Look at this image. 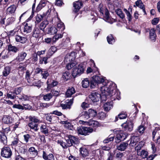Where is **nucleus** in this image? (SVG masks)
Returning a JSON list of instances; mask_svg holds the SVG:
<instances>
[{"mask_svg": "<svg viewBox=\"0 0 160 160\" xmlns=\"http://www.w3.org/2000/svg\"><path fill=\"white\" fill-rule=\"evenodd\" d=\"M94 82H96L98 84L102 83V86H100L101 92L104 95L102 98L105 97L106 94H109L112 92V94L114 98L118 97L120 95V92L117 89L116 84L111 81L105 80L104 78L102 76L95 75L92 78Z\"/></svg>", "mask_w": 160, "mask_h": 160, "instance_id": "1", "label": "nucleus"}, {"mask_svg": "<svg viewBox=\"0 0 160 160\" xmlns=\"http://www.w3.org/2000/svg\"><path fill=\"white\" fill-rule=\"evenodd\" d=\"M66 67L68 70L72 68V75L74 78L83 73L85 70L83 64L82 63L77 66L74 63H69L67 65Z\"/></svg>", "mask_w": 160, "mask_h": 160, "instance_id": "2", "label": "nucleus"}, {"mask_svg": "<svg viewBox=\"0 0 160 160\" xmlns=\"http://www.w3.org/2000/svg\"><path fill=\"white\" fill-rule=\"evenodd\" d=\"M102 95H101L100 94L97 93L94 91L90 95H89V98L92 101V102H97L99 101L100 98H101V99L102 101H106V96H108L109 97H111V99L112 100H114L116 98L119 99L120 98V95L118 96V97L114 98L113 97L112 95V92H111V93L109 94H106L105 95V97H104L102 98L103 95H104V94H103L102 92Z\"/></svg>", "mask_w": 160, "mask_h": 160, "instance_id": "3", "label": "nucleus"}, {"mask_svg": "<svg viewBox=\"0 0 160 160\" xmlns=\"http://www.w3.org/2000/svg\"><path fill=\"white\" fill-rule=\"evenodd\" d=\"M98 8L100 12L103 16L105 20L110 23H112L113 21H111L108 9L105 7H103L101 4H100Z\"/></svg>", "mask_w": 160, "mask_h": 160, "instance_id": "4", "label": "nucleus"}, {"mask_svg": "<svg viewBox=\"0 0 160 160\" xmlns=\"http://www.w3.org/2000/svg\"><path fill=\"white\" fill-rule=\"evenodd\" d=\"M97 114V111L93 109H89L88 111L82 112L81 117L82 118L88 119L91 117L95 116Z\"/></svg>", "mask_w": 160, "mask_h": 160, "instance_id": "5", "label": "nucleus"}, {"mask_svg": "<svg viewBox=\"0 0 160 160\" xmlns=\"http://www.w3.org/2000/svg\"><path fill=\"white\" fill-rule=\"evenodd\" d=\"M77 131L78 134L86 135L92 132L93 131V129L90 127H81L78 128Z\"/></svg>", "mask_w": 160, "mask_h": 160, "instance_id": "6", "label": "nucleus"}, {"mask_svg": "<svg viewBox=\"0 0 160 160\" xmlns=\"http://www.w3.org/2000/svg\"><path fill=\"white\" fill-rule=\"evenodd\" d=\"M68 143L69 147L72 146H74L77 145L79 142V139L71 135H69L68 136V139L67 140Z\"/></svg>", "mask_w": 160, "mask_h": 160, "instance_id": "7", "label": "nucleus"}, {"mask_svg": "<svg viewBox=\"0 0 160 160\" xmlns=\"http://www.w3.org/2000/svg\"><path fill=\"white\" fill-rule=\"evenodd\" d=\"M12 152L8 147H4L2 149L1 155L6 158H9L11 155Z\"/></svg>", "mask_w": 160, "mask_h": 160, "instance_id": "8", "label": "nucleus"}, {"mask_svg": "<svg viewBox=\"0 0 160 160\" xmlns=\"http://www.w3.org/2000/svg\"><path fill=\"white\" fill-rule=\"evenodd\" d=\"M122 126L124 128L125 130L131 131L133 129V123L132 121L128 120L126 122L123 123Z\"/></svg>", "mask_w": 160, "mask_h": 160, "instance_id": "9", "label": "nucleus"}, {"mask_svg": "<svg viewBox=\"0 0 160 160\" xmlns=\"http://www.w3.org/2000/svg\"><path fill=\"white\" fill-rule=\"evenodd\" d=\"M50 10L48 9L45 15L44 14H43L42 15L38 14L36 17V21L35 22V25H36L39 23L45 16H46L47 18V17L49 16L50 14Z\"/></svg>", "mask_w": 160, "mask_h": 160, "instance_id": "10", "label": "nucleus"}, {"mask_svg": "<svg viewBox=\"0 0 160 160\" xmlns=\"http://www.w3.org/2000/svg\"><path fill=\"white\" fill-rule=\"evenodd\" d=\"M120 96V95L119 96ZM110 98L111 99V97H109L108 96H107L106 99L107 98ZM120 97L119 99H118V98H116L115 100H116V99H117L118 100H119L120 99ZM112 101H110V102H107L105 103L103 105V108L104 109V110L106 111H109L112 108L113 106V104L112 101H113V100H112L111 99Z\"/></svg>", "mask_w": 160, "mask_h": 160, "instance_id": "11", "label": "nucleus"}, {"mask_svg": "<svg viewBox=\"0 0 160 160\" xmlns=\"http://www.w3.org/2000/svg\"><path fill=\"white\" fill-rule=\"evenodd\" d=\"M76 56V53L74 52H72L70 53L67 54L65 56L64 61L65 62H70L71 61L74 60Z\"/></svg>", "mask_w": 160, "mask_h": 160, "instance_id": "12", "label": "nucleus"}, {"mask_svg": "<svg viewBox=\"0 0 160 160\" xmlns=\"http://www.w3.org/2000/svg\"><path fill=\"white\" fill-rule=\"evenodd\" d=\"M127 135L122 132H121L118 133L115 138V142L117 143H119L122 141L124 140L127 137Z\"/></svg>", "mask_w": 160, "mask_h": 160, "instance_id": "13", "label": "nucleus"}, {"mask_svg": "<svg viewBox=\"0 0 160 160\" xmlns=\"http://www.w3.org/2000/svg\"><path fill=\"white\" fill-rule=\"evenodd\" d=\"M139 141V138L138 136H132L130 139L127 142H128L130 141L129 145L131 146L134 147L138 143Z\"/></svg>", "mask_w": 160, "mask_h": 160, "instance_id": "14", "label": "nucleus"}, {"mask_svg": "<svg viewBox=\"0 0 160 160\" xmlns=\"http://www.w3.org/2000/svg\"><path fill=\"white\" fill-rule=\"evenodd\" d=\"M80 122L83 124L86 123L89 126H91L95 128L98 127L99 125V123L98 121L92 119L89 120L88 122H85L83 121H80Z\"/></svg>", "mask_w": 160, "mask_h": 160, "instance_id": "15", "label": "nucleus"}, {"mask_svg": "<svg viewBox=\"0 0 160 160\" xmlns=\"http://www.w3.org/2000/svg\"><path fill=\"white\" fill-rule=\"evenodd\" d=\"M28 82L30 84V86H36L38 88H40L41 87V82L39 81L34 79L33 78L28 79Z\"/></svg>", "mask_w": 160, "mask_h": 160, "instance_id": "16", "label": "nucleus"}, {"mask_svg": "<svg viewBox=\"0 0 160 160\" xmlns=\"http://www.w3.org/2000/svg\"><path fill=\"white\" fill-rule=\"evenodd\" d=\"M45 116L47 121L52 123H55L58 118V117L55 116L51 115L49 114H45Z\"/></svg>", "mask_w": 160, "mask_h": 160, "instance_id": "17", "label": "nucleus"}, {"mask_svg": "<svg viewBox=\"0 0 160 160\" xmlns=\"http://www.w3.org/2000/svg\"><path fill=\"white\" fill-rule=\"evenodd\" d=\"M27 56V54L25 52H21L18 53L16 59L17 61L19 62L22 61L25 59Z\"/></svg>", "mask_w": 160, "mask_h": 160, "instance_id": "18", "label": "nucleus"}, {"mask_svg": "<svg viewBox=\"0 0 160 160\" xmlns=\"http://www.w3.org/2000/svg\"><path fill=\"white\" fill-rule=\"evenodd\" d=\"M15 39L16 42L23 44L25 43L27 40L26 38L18 35L15 36Z\"/></svg>", "mask_w": 160, "mask_h": 160, "instance_id": "19", "label": "nucleus"}, {"mask_svg": "<svg viewBox=\"0 0 160 160\" xmlns=\"http://www.w3.org/2000/svg\"><path fill=\"white\" fill-rule=\"evenodd\" d=\"M128 116L127 113L126 112L124 111H122L118 116H116L115 121L116 122L118 120V118L120 119H126Z\"/></svg>", "mask_w": 160, "mask_h": 160, "instance_id": "20", "label": "nucleus"}, {"mask_svg": "<svg viewBox=\"0 0 160 160\" xmlns=\"http://www.w3.org/2000/svg\"><path fill=\"white\" fill-rule=\"evenodd\" d=\"M73 5L74 8L73 11L75 12H77L82 6V3L81 1H78L74 2Z\"/></svg>", "mask_w": 160, "mask_h": 160, "instance_id": "21", "label": "nucleus"}, {"mask_svg": "<svg viewBox=\"0 0 160 160\" xmlns=\"http://www.w3.org/2000/svg\"><path fill=\"white\" fill-rule=\"evenodd\" d=\"M128 145L127 142H122L117 147V149L120 151H124L127 149Z\"/></svg>", "mask_w": 160, "mask_h": 160, "instance_id": "22", "label": "nucleus"}, {"mask_svg": "<svg viewBox=\"0 0 160 160\" xmlns=\"http://www.w3.org/2000/svg\"><path fill=\"white\" fill-rule=\"evenodd\" d=\"M28 151L32 158L35 157L38 154V151L34 147H32L28 149Z\"/></svg>", "mask_w": 160, "mask_h": 160, "instance_id": "23", "label": "nucleus"}, {"mask_svg": "<svg viewBox=\"0 0 160 160\" xmlns=\"http://www.w3.org/2000/svg\"><path fill=\"white\" fill-rule=\"evenodd\" d=\"M42 157L45 160H54V157L52 154H48L44 151H43Z\"/></svg>", "mask_w": 160, "mask_h": 160, "instance_id": "24", "label": "nucleus"}, {"mask_svg": "<svg viewBox=\"0 0 160 160\" xmlns=\"http://www.w3.org/2000/svg\"><path fill=\"white\" fill-rule=\"evenodd\" d=\"M123 11L125 12L128 21H131L132 20V16L131 15L132 13V8L129 7L128 8V10L124 8Z\"/></svg>", "mask_w": 160, "mask_h": 160, "instance_id": "25", "label": "nucleus"}, {"mask_svg": "<svg viewBox=\"0 0 160 160\" xmlns=\"http://www.w3.org/2000/svg\"><path fill=\"white\" fill-rule=\"evenodd\" d=\"M73 99H71L70 100H67L66 104H61V106L63 109H66L67 108H70L71 105L73 103Z\"/></svg>", "mask_w": 160, "mask_h": 160, "instance_id": "26", "label": "nucleus"}, {"mask_svg": "<svg viewBox=\"0 0 160 160\" xmlns=\"http://www.w3.org/2000/svg\"><path fill=\"white\" fill-rule=\"evenodd\" d=\"M26 64L22 63H19V66L18 67V72L19 74L23 73V72L26 70Z\"/></svg>", "mask_w": 160, "mask_h": 160, "instance_id": "27", "label": "nucleus"}, {"mask_svg": "<svg viewBox=\"0 0 160 160\" xmlns=\"http://www.w3.org/2000/svg\"><path fill=\"white\" fill-rule=\"evenodd\" d=\"M28 126L31 129L37 132L38 130V124L33 122H29L28 123Z\"/></svg>", "mask_w": 160, "mask_h": 160, "instance_id": "28", "label": "nucleus"}, {"mask_svg": "<svg viewBox=\"0 0 160 160\" xmlns=\"http://www.w3.org/2000/svg\"><path fill=\"white\" fill-rule=\"evenodd\" d=\"M156 35L154 28H151L150 30L149 38L151 40L155 42L156 39Z\"/></svg>", "mask_w": 160, "mask_h": 160, "instance_id": "29", "label": "nucleus"}, {"mask_svg": "<svg viewBox=\"0 0 160 160\" xmlns=\"http://www.w3.org/2000/svg\"><path fill=\"white\" fill-rule=\"evenodd\" d=\"M32 30V26L28 23H26L24 26L23 32L25 33H28L30 32Z\"/></svg>", "mask_w": 160, "mask_h": 160, "instance_id": "30", "label": "nucleus"}, {"mask_svg": "<svg viewBox=\"0 0 160 160\" xmlns=\"http://www.w3.org/2000/svg\"><path fill=\"white\" fill-rule=\"evenodd\" d=\"M17 7L16 5L14 4L11 5L7 9V13L8 14L14 13Z\"/></svg>", "mask_w": 160, "mask_h": 160, "instance_id": "31", "label": "nucleus"}, {"mask_svg": "<svg viewBox=\"0 0 160 160\" xmlns=\"http://www.w3.org/2000/svg\"><path fill=\"white\" fill-rule=\"evenodd\" d=\"M66 142H63L61 140H59L56 141V142L58 144H59L61 146H62L63 149H66L69 146L68 145V143L67 140H66Z\"/></svg>", "mask_w": 160, "mask_h": 160, "instance_id": "32", "label": "nucleus"}, {"mask_svg": "<svg viewBox=\"0 0 160 160\" xmlns=\"http://www.w3.org/2000/svg\"><path fill=\"white\" fill-rule=\"evenodd\" d=\"M75 92V88L73 87H72L68 88L66 92V96L67 97H71L72 95Z\"/></svg>", "mask_w": 160, "mask_h": 160, "instance_id": "33", "label": "nucleus"}, {"mask_svg": "<svg viewBox=\"0 0 160 160\" xmlns=\"http://www.w3.org/2000/svg\"><path fill=\"white\" fill-rule=\"evenodd\" d=\"M46 3L47 2L45 1L44 0H42L36 8V12H38L40 11L42 8L46 6Z\"/></svg>", "mask_w": 160, "mask_h": 160, "instance_id": "34", "label": "nucleus"}, {"mask_svg": "<svg viewBox=\"0 0 160 160\" xmlns=\"http://www.w3.org/2000/svg\"><path fill=\"white\" fill-rule=\"evenodd\" d=\"M11 69V67L10 66H8L5 67L2 72L3 76L6 77L8 76L10 73Z\"/></svg>", "mask_w": 160, "mask_h": 160, "instance_id": "35", "label": "nucleus"}, {"mask_svg": "<svg viewBox=\"0 0 160 160\" xmlns=\"http://www.w3.org/2000/svg\"><path fill=\"white\" fill-rule=\"evenodd\" d=\"M2 121L5 123L9 124L12 122V120L10 116H5L3 117L2 119Z\"/></svg>", "mask_w": 160, "mask_h": 160, "instance_id": "36", "label": "nucleus"}, {"mask_svg": "<svg viewBox=\"0 0 160 160\" xmlns=\"http://www.w3.org/2000/svg\"><path fill=\"white\" fill-rule=\"evenodd\" d=\"M135 4L136 6L142 9V11L144 13L146 14V12L145 11L144 5L141 0H138L137 1L135 2Z\"/></svg>", "mask_w": 160, "mask_h": 160, "instance_id": "37", "label": "nucleus"}, {"mask_svg": "<svg viewBox=\"0 0 160 160\" xmlns=\"http://www.w3.org/2000/svg\"><path fill=\"white\" fill-rule=\"evenodd\" d=\"M8 51L13 52L16 53L19 50V48L15 46H12V45H9L8 47Z\"/></svg>", "mask_w": 160, "mask_h": 160, "instance_id": "38", "label": "nucleus"}, {"mask_svg": "<svg viewBox=\"0 0 160 160\" xmlns=\"http://www.w3.org/2000/svg\"><path fill=\"white\" fill-rule=\"evenodd\" d=\"M48 24V22L47 20H46L43 21L40 25L39 27L40 29L44 32V29Z\"/></svg>", "mask_w": 160, "mask_h": 160, "instance_id": "39", "label": "nucleus"}, {"mask_svg": "<svg viewBox=\"0 0 160 160\" xmlns=\"http://www.w3.org/2000/svg\"><path fill=\"white\" fill-rule=\"evenodd\" d=\"M137 154L138 156H140L143 158H145L147 157L148 155V152L145 150H142L138 152Z\"/></svg>", "mask_w": 160, "mask_h": 160, "instance_id": "40", "label": "nucleus"}, {"mask_svg": "<svg viewBox=\"0 0 160 160\" xmlns=\"http://www.w3.org/2000/svg\"><path fill=\"white\" fill-rule=\"evenodd\" d=\"M15 20V18L14 17H10L7 18L5 21V24H3V25H5L6 26L8 25L12 24Z\"/></svg>", "mask_w": 160, "mask_h": 160, "instance_id": "41", "label": "nucleus"}, {"mask_svg": "<svg viewBox=\"0 0 160 160\" xmlns=\"http://www.w3.org/2000/svg\"><path fill=\"white\" fill-rule=\"evenodd\" d=\"M71 78V74L68 71H66L63 73L62 78L65 81H67L70 79Z\"/></svg>", "mask_w": 160, "mask_h": 160, "instance_id": "42", "label": "nucleus"}, {"mask_svg": "<svg viewBox=\"0 0 160 160\" xmlns=\"http://www.w3.org/2000/svg\"><path fill=\"white\" fill-rule=\"evenodd\" d=\"M80 152L83 157H86L88 155V150L84 148H80Z\"/></svg>", "mask_w": 160, "mask_h": 160, "instance_id": "43", "label": "nucleus"}, {"mask_svg": "<svg viewBox=\"0 0 160 160\" xmlns=\"http://www.w3.org/2000/svg\"><path fill=\"white\" fill-rule=\"evenodd\" d=\"M58 29L55 27H51L48 28V33L51 34H54L57 33Z\"/></svg>", "mask_w": 160, "mask_h": 160, "instance_id": "44", "label": "nucleus"}, {"mask_svg": "<svg viewBox=\"0 0 160 160\" xmlns=\"http://www.w3.org/2000/svg\"><path fill=\"white\" fill-rule=\"evenodd\" d=\"M43 99L46 101H49L52 98V96L51 93H48L45 94L43 95Z\"/></svg>", "mask_w": 160, "mask_h": 160, "instance_id": "45", "label": "nucleus"}, {"mask_svg": "<svg viewBox=\"0 0 160 160\" xmlns=\"http://www.w3.org/2000/svg\"><path fill=\"white\" fill-rule=\"evenodd\" d=\"M40 35V31L38 28H35L33 31L32 36L33 37L37 38Z\"/></svg>", "mask_w": 160, "mask_h": 160, "instance_id": "46", "label": "nucleus"}, {"mask_svg": "<svg viewBox=\"0 0 160 160\" xmlns=\"http://www.w3.org/2000/svg\"><path fill=\"white\" fill-rule=\"evenodd\" d=\"M0 138L2 142L4 144H7V138L4 133H2L0 134Z\"/></svg>", "mask_w": 160, "mask_h": 160, "instance_id": "47", "label": "nucleus"}, {"mask_svg": "<svg viewBox=\"0 0 160 160\" xmlns=\"http://www.w3.org/2000/svg\"><path fill=\"white\" fill-rule=\"evenodd\" d=\"M82 86L84 88H87L90 84V82L88 78L84 79L82 82Z\"/></svg>", "mask_w": 160, "mask_h": 160, "instance_id": "48", "label": "nucleus"}, {"mask_svg": "<svg viewBox=\"0 0 160 160\" xmlns=\"http://www.w3.org/2000/svg\"><path fill=\"white\" fill-rule=\"evenodd\" d=\"M117 15L121 18L123 19L125 18V15L120 9L118 8L116 10Z\"/></svg>", "mask_w": 160, "mask_h": 160, "instance_id": "49", "label": "nucleus"}, {"mask_svg": "<svg viewBox=\"0 0 160 160\" xmlns=\"http://www.w3.org/2000/svg\"><path fill=\"white\" fill-rule=\"evenodd\" d=\"M18 98L22 101H28L30 99V97L28 96L22 94L17 96Z\"/></svg>", "mask_w": 160, "mask_h": 160, "instance_id": "50", "label": "nucleus"}, {"mask_svg": "<svg viewBox=\"0 0 160 160\" xmlns=\"http://www.w3.org/2000/svg\"><path fill=\"white\" fill-rule=\"evenodd\" d=\"M40 130L41 132L44 134H48V129L46 124L42 125L40 128Z\"/></svg>", "mask_w": 160, "mask_h": 160, "instance_id": "51", "label": "nucleus"}, {"mask_svg": "<svg viewBox=\"0 0 160 160\" xmlns=\"http://www.w3.org/2000/svg\"><path fill=\"white\" fill-rule=\"evenodd\" d=\"M58 28L59 29L58 31L62 32L65 28L64 23L61 22H60L57 24Z\"/></svg>", "mask_w": 160, "mask_h": 160, "instance_id": "52", "label": "nucleus"}, {"mask_svg": "<svg viewBox=\"0 0 160 160\" xmlns=\"http://www.w3.org/2000/svg\"><path fill=\"white\" fill-rule=\"evenodd\" d=\"M29 119L31 122H33L35 123L39 122L40 120L37 117L35 116H30L29 117Z\"/></svg>", "mask_w": 160, "mask_h": 160, "instance_id": "53", "label": "nucleus"}, {"mask_svg": "<svg viewBox=\"0 0 160 160\" xmlns=\"http://www.w3.org/2000/svg\"><path fill=\"white\" fill-rule=\"evenodd\" d=\"M107 40L109 44H112L115 42V40L112 34H110L107 37Z\"/></svg>", "mask_w": 160, "mask_h": 160, "instance_id": "54", "label": "nucleus"}, {"mask_svg": "<svg viewBox=\"0 0 160 160\" xmlns=\"http://www.w3.org/2000/svg\"><path fill=\"white\" fill-rule=\"evenodd\" d=\"M49 58L46 55V57L40 58L39 59V63L40 64H42L43 62L45 64L47 63V60Z\"/></svg>", "mask_w": 160, "mask_h": 160, "instance_id": "55", "label": "nucleus"}, {"mask_svg": "<svg viewBox=\"0 0 160 160\" xmlns=\"http://www.w3.org/2000/svg\"><path fill=\"white\" fill-rule=\"evenodd\" d=\"M53 103H40V107L43 108H47L51 106H52L53 104Z\"/></svg>", "mask_w": 160, "mask_h": 160, "instance_id": "56", "label": "nucleus"}, {"mask_svg": "<svg viewBox=\"0 0 160 160\" xmlns=\"http://www.w3.org/2000/svg\"><path fill=\"white\" fill-rule=\"evenodd\" d=\"M7 97L8 98H10V99H14L16 97V95H15L14 93H13V92H11V91L9 92L8 93H7Z\"/></svg>", "mask_w": 160, "mask_h": 160, "instance_id": "57", "label": "nucleus"}, {"mask_svg": "<svg viewBox=\"0 0 160 160\" xmlns=\"http://www.w3.org/2000/svg\"><path fill=\"white\" fill-rule=\"evenodd\" d=\"M137 144V146L135 148V150L137 151V152L138 151H141V148L143 145L144 143L143 142L141 141L139 142Z\"/></svg>", "mask_w": 160, "mask_h": 160, "instance_id": "58", "label": "nucleus"}, {"mask_svg": "<svg viewBox=\"0 0 160 160\" xmlns=\"http://www.w3.org/2000/svg\"><path fill=\"white\" fill-rule=\"evenodd\" d=\"M46 83L47 84V87L46 88V91L47 92H48L49 91H51L52 88L54 87L50 83H49L48 80L46 82Z\"/></svg>", "mask_w": 160, "mask_h": 160, "instance_id": "59", "label": "nucleus"}, {"mask_svg": "<svg viewBox=\"0 0 160 160\" xmlns=\"http://www.w3.org/2000/svg\"><path fill=\"white\" fill-rule=\"evenodd\" d=\"M46 83L47 84V87L46 88V91L47 92H48L49 91H51L52 88L54 87L50 83H49L48 80L46 82Z\"/></svg>", "mask_w": 160, "mask_h": 160, "instance_id": "60", "label": "nucleus"}, {"mask_svg": "<svg viewBox=\"0 0 160 160\" xmlns=\"http://www.w3.org/2000/svg\"><path fill=\"white\" fill-rule=\"evenodd\" d=\"M160 130V125L155 127V129L152 132V139L153 141H155V137L157 131Z\"/></svg>", "mask_w": 160, "mask_h": 160, "instance_id": "61", "label": "nucleus"}, {"mask_svg": "<svg viewBox=\"0 0 160 160\" xmlns=\"http://www.w3.org/2000/svg\"><path fill=\"white\" fill-rule=\"evenodd\" d=\"M41 75L42 78L46 79L49 75V73L48 71L43 69V71H42Z\"/></svg>", "mask_w": 160, "mask_h": 160, "instance_id": "62", "label": "nucleus"}, {"mask_svg": "<svg viewBox=\"0 0 160 160\" xmlns=\"http://www.w3.org/2000/svg\"><path fill=\"white\" fill-rule=\"evenodd\" d=\"M114 137L113 135H111L107 138L104 140L103 142L105 143H108L109 142L113 141L114 139Z\"/></svg>", "mask_w": 160, "mask_h": 160, "instance_id": "63", "label": "nucleus"}, {"mask_svg": "<svg viewBox=\"0 0 160 160\" xmlns=\"http://www.w3.org/2000/svg\"><path fill=\"white\" fill-rule=\"evenodd\" d=\"M50 93H51L52 94V97H53V96L56 97L58 96L60 94L59 92L55 90L54 89H52Z\"/></svg>", "mask_w": 160, "mask_h": 160, "instance_id": "64", "label": "nucleus"}]
</instances>
